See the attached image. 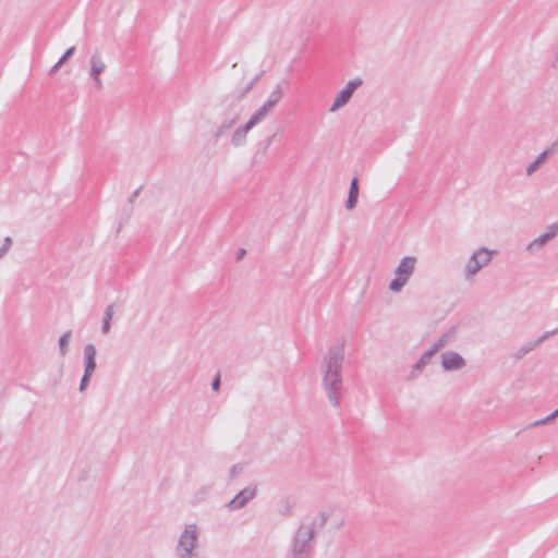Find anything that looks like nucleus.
Here are the masks:
<instances>
[{
    "label": "nucleus",
    "instance_id": "28",
    "mask_svg": "<svg viewBox=\"0 0 558 558\" xmlns=\"http://www.w3.org/2000/svg\"><path fill=\"white\" fill-rule=\"evenodd\" d=\"M238 114H235L232 119H230L229 121H225L221 123V125H223L225 129L229 130L231 129L235 122L238 121Z\"/></svg>",
    "mask_w": 558,
    "mask_h": 558
},
{
    "label": "nucleus",
    "instance_id": "20",
    "mask_svg": "<svg viewBox=\"0 0 558 558\" xmlns=\"http://www.w3.org/2000/svg\"><path fill=\"white\" fill-rule=\"evenodd\" d=\"M453 329L449 330L448 332H445L441 335V337L435 342L440 349L444 348L447 343L451 341L453 338Z\"/></svg>",
    "mask_w": 558,
    "mask_h": 558
},
{
    "label": "nucleus",
    "instance_id": "4",
    "mask_svg": "<svg viewBox=\"0 0 558 558\" xmlns=\"http://www.w3.org/2000/svg\"><path fill=\"white\" fill-rule=\"evenodd\" d=\"M493 253V251H489L485 247L476 250L471 255L466 263L465 274L468 276H473L477 271H480L484 266H486L492 260Z\"/></svg>",
    "mask_w": 558,
    "mask_h": 558
},
{
    "label": "nucleus",
    "instance_id": "34",
    "mask_svg": "<svg viewBox=\"0 0 558 558\" xmlns=\"http://www.w3.org/2000/svg\"><path fill=\"white\" fill-rule=\"evenodd\" d=\"M276 105L272 104V101H269L268 99L265 101V104L262 106L265 108L267 112H269Z\"/></svg>",
    "mask_w": 558,
    "mask_h": 558
},
{
    "label": "nucleus",
    "instance_id": "27",
    "mask_svg": "<svg viewBox=\"0 0 558 558\" xmlns=\"http://www.w3.org/2000/svg\"><path fill=\"white\" fill-rule=\"evenodd\" d=\"M221 385L220 375L217 374L216 377L213 379L211 388L214 391H219Z\"/></svg>",
    "mask_w": 558,
    "mask_h": 558
},
{
    "label": "nucleus",
    "instance_id": "33",
    "mask_svg": "<svg viewBox=\"0 0 558 558\" xmlns=\"http://www.w3.org/2000/svg\"><path fill=\"white\" fill-rule=\"evenodd\" d=\"M259 77H260V74L256 75L254 77V80L252 82H250V84L247 85V87L245 89V93L251 90L254 87V85L258 82Z\"/></svg>",
    "mask_w": 558,
    "mask_h": 558
},
{
    "label": "nucleus",
    "instance_id": "36",
    "mask_svg": "<svg viewBox=\"0 0 558 558\" xmlns=\"http://www.w3.org/2000/svg\"><path fill=\"white\" fill-rule=\"evenodd\" d=\"M550 65H551V68H554V69H558V48H557V51H556V53H555V58H554V60L551 61V64H550Z\"/></svg>",
    "mask_w": 558,
    "mask_h": 558
},
{
    "label": "nucleus",
    "instance_id": "23",
    "mask_svg": "<svg viewBox=\"0 0 558 558\" xmlns=\"http://www.w3.org/2000/svg\"><path fill=\"white\" fill-rule=\"evenodd\" d=\"M11 245H12V239L10 236H7L4 239L3 245L0 247V259L7 254V252L11 247Z\"/></svg>",
    "mask_w": 558,
    "mask_h": 558
},
{
    "label": "nucleus",
    "instance_id": "9",
    "mask_svg": "<svg viewBox=\"0 0 558 558\" xmlns=\"http://www.w3.org/2000/svg\"><path fill=\"white\" fill-rule=\"evenodd\" d=\"M90 71L89 75L94 80L96 88L100 89L102 87V82L100 80V74L105 71L106 64L102 61L100 53L96 52L90 57Z\"/></svg>",
    "mask_w": 558,
    "mask_h": 558
},
{
    "label": "nucleus",
    "instance_id": "8",
    "mask_svg": "<svg viewBox=\"0 0 558 558\" xmlns=\"http://www.w3.org/2000/svg\"><path fill=\"white\" fill-rule=\"evenodd\" d=\"M558 234V222H555L547 227L546 232L534 239L526 246V251L530 253L538 252L543 246L551 241Z\"/></svg>",
    "mask_w": 558,
    "mask_h": 558
},
{
    "label": "nucleus",
    "instance_id": "18",
    "mask_svg": "<svg viewBox=\"0 0 558 558\" xmlns=\"http://www.w3.org/2000/svg\"><path fill=\"white\" fill-rule=\"evenodd\" d=\"M246 135H247L246 132L242 131L241 128H238L234 131V133L232 135V138H231L232 145H234V146L243 145L245 143V141H246Z\"/></svg>",
    "mask_w": 558,
    "mask_h": 558
},
{
    "label": "nucleus",
    "instance_id": "37",
    "mask_svg": "<svg viewBox=\"0 0 558 558\" xmlns=\"http://www.w3.org/2000/svg\"><path fill=\"white\" fill-rule=\"evenodd\" d=\"M226 131L227 129H225L223 125H220L216 132V137H220Z\"/></svg>",
    "mask_w": 558,
    "mask_h": 558
},
{
    "label": "nucleus",
    "instance_id": "2",
    "mask_svg": "<svg viewBox=\"0 0 558 558\" xmlns=\"http://www.w3.org/2000/svg\"><path fill=\"white\" fill-rule=\"evenodd\" d=\"M329 519V514L320 511L316 518L303 521L295 531L291 543L292 558H312L315 548L316 530L323 529Z\"/></svg>",
    "mask_w": 558,
    "mask_h": 558
},
{
    "label": "nucleus",
    "instance_id": "22",
    "mask_svg": "<svg viewBox=\"0 0 558 558\" xmlns=\"http://www.w3.org/2000/svg\"><path fill=\"white\" fill-rule=\"evenodd\" d=\"M267 111L265 110V108L260 107L259 109H257L251 117V119L256 123L258 124L260 121L264 120V118L267 116Z\"/></svg>",
    "mask_w": 558,
    "mask_h": 558
},
{
    "label": "nucleus",
    "instance_id": "39",
    "mask_svg": "<svg viewBox=\"0 0 558 558\" xmlns=\"http://www.w3.org/2000/svg\"><path fill=\"white\" fill-rule=\"evenodd\" d=\"M246 251L244 248L239 250L236 253V259L240 260L245 255Z\"/></svg>",
    "mask_w": 558,
    "mask_h": 558
},
{
    "label": "nucleus",
    "instance_id": "16",
    "mask_svg": "<svg viewBox=\"0 0 558 558\" xmlns=\"http://www.w3.org/2000/svg\"><path fill=\"white\" fill-rule=\"evenodd\" d=\"M432 357L433 355L428 351L424 352L418 361L413 365L412 373L422 372L424 367L430 362Z\"/></svg>",
    "mask_w": 558,
    "mask_h": 558
},
{
    "label": "nucleus",
    "instance_id": "40",
    "mask_svg": "<svg viewBox=\"0 0 558 558\" xmlns=\"http://www.w3.org/2000/svg\"><path fill=\"white\" fill-rule=\"evenodd\" d=\"M555 417H558V409L556 411L553 412Z\"/></svg>",
    "mask_w": 558,
    "mask_h": 558
},
{
    "label": "nucleus",
    "instance_id": "35",
    "mask_svg": "<svg viewBox=\"0 0 558 558\" xmlns=\"http://www.w3.org/2000/svg\"><path fill=\"white\" fill-rule=\"evenodd\" d=\"M439 350L440 348L434 343L427 351L434 356Z\"/></svg>",
    "mask_w": 558,
    "mask_h": 558
},
{
    "label": "nucleus",
    "instance_id": "11",
    "mask_svg": "<svg viewBox=\"0 0 558 558\" xmlns=\"http://www.w3.org/2000/svg\"><path fill=\"white\" fill-rule=\"evenodd\" d=\"M554 333H555V331H551V332L547 331V332L543 333L537 340L521 345L513 353V359L517 361L523 359L527 353H530L531 351L536 349L543 341H545L550 335H554Z\"/></svg>",
    "mask_w": 558,
    "mask_h": 558
},
{
    "label": "nucleus",
    "instance_id": "15",
    "mask_svg": "<svg viewBox=\"0 0 558 558\" xmlns=\"http://www.w3.org/2000/svg\"><path fill=\"white\" fill-rule=\"evenodd\" d=\"M71 335H72V331L68 330L59 338V352H60L61 356H65L69 351V341L71 338Z\"/></svg>",
    "mask_w": 558,
    "mask_h": 558
},
{
    "label": "nucleus",
    "instance_id": "30",
    "mask_svg": "<svg viewBox=\"0 0 558 558\" xmlns=\"http://www.w3.org/2000/svg\"><path fill=\"white\" fill-rule=\"evenodd\" d=\"M292 507L293 506L290 504L289 500H284L283 501V510H281V514L289 515L290 512H291Z\"/></svg>",
    "mask_w": 558,
    "mask_h": 558
},
{
    "label": "nucleus",
    "instance_id": "32",
    "mask_svg": "<svg viewBox=\"0 0 558 558\" xmlns=\"http://www.w3.org/2000/svg\"><path fill=\"white\" fill-rule=\"evenodd\" d=\"M142 187H143V186H140L138 189H136V190L131 194V196L129 197V203H130V204H133V203H134V201L136 199V197H138L140 193H141V191H142Z\"/></svg>",
    "mask_w": 558,
    "mask_h": 558
},
{
    "label": "nucleus",
    "instance_id": "1",
    "mask_svg": "<svg viewBox=\"0 0 558 558\" xmlns=\"http://www.w3.org/2000/svg\"><path fill=\"white\" fill-rule=\"evenodd\" d=\"M344 352L342 347H331L324 359L323 386L328 400L332 407L338 408L341 403L343 383L342 364Z\"/></svg>",
    "mask_w": 558,
    "mask_h": 558
},
{
    "label": "nucleus",
    "instance_id": "5",
    "mask_svg": "<svg viewBox=\"0 0 558 558\" xmlns=\"http://www.w3.org/2000/svg\"><path fill=\"white\" fill-rule=\"evenodd\" d=\"M363 84V80L360 78V77H356L354 80H351L347 83V85L344 86V88H342L336 96L335 98V101L332 104V106L330 107V111L333 112L336 110H338L339 108L343 107L344 105H347L353 93L360 87L362 86Z\"/></svg>",
    "mask_w": 558,
    "mask_h": 558
},
{
    "label": "nucleus",
    "instance_id": "6",
    "mask_svg": "<svg viewBox=\"0 0 558 558\" xmlns=\"http://www.w3.org/2000/svg\"><path fill=\"white\" fill-rule=\"evenodd\" d=\"M256 493V486L245 487L227 504V508L229 510H240L244 508L252 499L255 498Z\"/></svg>",
    "mask_w": 558,
    "mask_h": 558
},
{
    "label": "nucleus",
    "instance_id": "14",
    "mask_svg": "<svg viewBox=\"0 0 558 558\" xmlns=\"http://www.w3.org/2000/svg\"><path fill=\"white\" fill-rule=\"evenodd\" d=\"M359 179L354 177L350 182L348 198L345 201V208L352 210L356 207L359 201Z\"/></svg>",
    "mask_w": 558,
    "mask_h": 558
},
{
    "label": "nucleus",
    "instance_id": "26",
    "mask_svg": "<svg viewBox=\"0 0 558 558\" xmlns=\"http://www.w3.org/2000/svg\"><path fill=\"white\" fill-rule=\"evenodd\" d=\"M243 466L241 464H234L230 470L231 478H234L240 472H242Z\"/></svg>",
    "mask_w": 558,
    "mask_h": 558
},
{
    "label": "nucleus",
    "instance_id": "25",
    "mask_svg": "<svg viewBox=\"0 0 558 558\" xmlns=\"http://www.w3.org/2000/svg\"><path fill=\"white\" fill-rule=\"evenodd\" d=\"M90 377H92L90 374H87V373L83 374V377H82L81 384H80V391L81 392H83L87 388L88 383L90 380Z\"/></svg>",
    "mask_w": 558,
    "mask_h": 558
},
{
    "label": "nucleus",
    "instance_id": "3",
    "mask_svg": "<svg viewBox=\"0 0 558 558\" xmlns=\"http://www.w3.org/2000/svg\"><path fill=\"white\" fill-rule=\"evenodd\" d=\"M198 529L196 524H189L179 537L175 548L178 558H195L194 549L197 546Z\"/></svg>",
    "mask_w": 558,
    "mask_h": 558
},
{
    "label": "nucleus",
    "instance_id": "24",
    "mask_svg": "<svg viewBox=\"0 0 558 558\" xmlns=\"http://www.w3.org/2000/svg\"><path fill=\"white\" fill-rule=\"evenodd\" d=\"M405 283L407 281H390L389 289L392 292H400Z\"/></svg>",
    "mask_w": 558,
    "mask_h": 558
},
{
    "label": "nucleus",
    "instance_id": "10",
    "mask_svg": "<svg viewBox=\"0 0 558 558\" xmlns=\"http://www.w3.org/2000/svg\"><path fill=\"white\" fill-rule=\"evenodd\" d=\"M416 258L413 256H405L401 259L396 268V279H408L414 270Z\"/></svg>",
    "mask_w": 558,
    "mask_h": 558
},
{
    "label": "nucleus",
    "instance_id": "19",
    "mask_svg": "<svg viewBox=\"0 0 558 558\" xmlns=\"http://www.w3.org/2000/svg\"><path fill=\"white\" fill-rule=\"evenodd\" d=\"M75 52V47H70L65 50L63 56L59 59V61L51 68L50 73H54L69 58H71Z\"/></svg>",
    "mask_w": 558,
    "mask_h": 558
},
{
    "label": "nucleus",
    "instance_id": "21",
    "mask_svg": "<svg viewBox=\"0 0 558 558\" xmlns=\"http://www.w3.org/2000/svg\"><path fill=\"white\" fill-rule=\"evenodd\" d=\"M283 93L280 85H277L276 88L270 93L268 100L272 101L274 105H277L282 98Z\"/></svg>",
    "mask_w": 558,
    "mask_h": 558
},
{
    "label": "nucleus",
    "instance_id": "17",
    "mask_svg": "<svg viewBox=\"0 0 558 558\" xmlns=\"http://www.w3.org/2000/svg\"><path fill=\"white\" fill-rule=\"evenodd\" d=\"M112 315H113V305H109L106 308L105 317H104L102 326H101V331L105 335H107L110 331V322L112 319Z\"/></svg>",
    "mask_w": 558,
    "mask_h": 558
},
{
    "label": "nucleus",
    "instance_id": "41",
    "mask_svg": "<svg viewBox=\"0 0 558 558\" xmlns=\"http://www.w3.org/2000/svg\"><path fill=\"white\" fill-rule=\"evenodd\" d=\"M272 138H275V135H271V137L268 140V144L271 143Z\"/></svg>",
    "mask_w": 558,
    "mask_h": 558
},
{
    "label": "nucleus",
    "instance_id": "13",
    "mask_svg": "<svg viewBox=\"0 0 558 558\" xmlns=\"http://www.w3.org/2000/svg\"><path fill=\"white\" fill-rule=\"evenodd\" d=\"M85 369L84 373L93 375L96 368V348L88 343L84 347Z\"/></svg>",
    "mask_w": 558,
    "mask_h": 558
},
{
    "label": "nucleus",
    "instance_id": "12",
    "mask_svg": "<svg viewBox=\"0 0 558 558\" xmlns=\"http://www.w3.org/2000/svg\"><path fill=\"white\" fill-rule=\"evenodd\" d=\"M558 147V141L555 142L551 147L542 151L537 158L526 168V175H532L545 160L551 156Z\"/></svg>",
    "mask_w": 558,
    "mask_h": 558
},
{
    "label": "nucleus",
    "instance_id": "29",
    "mask_svg": "<svg viewBox=\"0 0 558 558\" xmlns=\"http://www.w3.org/2000/svg\"><path fill=\"white\" fill-rule=\"evenodd\" d=\"M255 125L256 123L250 118V120L240 128L242 129V131L248 133Z\"/></svg>",
    "mask_w": 558,
    "mask_h": 558
},
{
    "label": "nucleus",
    "instance_id": "38",
    "mask_svg": "<svg viewBox=\"0 0 558 558\" xmlns=\"http://www.w3.org/2000/svg\"><path fill=\"white\" fill-rule=\"evenodd\" d=\"M226 131L227 129H225L223 125H220L216 132V137H220Z\"/></svg>",
    "mask_w": 558,
    "mask_h": 558
},
{
    "label": "nucleus",
    "instance_id": "31",
    "mask_svg": "<svg viewBox=\"0 0 558 558\" xmlns=\"http://www.w3.org/2000/svg\"><path fill=\"white\" fill-rule=\"evenodd\" d=\"M554 418H555V415H554V413H551L548 416H546L545 418L536 421L533 425L537 426V425H541V424H547V423L551 422Z\"/></svg>",
    "mask_w": 558,
    "mask_h": 558
},
{
    "label": "nucleus",
    "instance_id": "7",
    "mask_svg": "<svg viewBox=\"0 0 558 558\" xmlns=\"http://www.w3.org/2000/svg\"><path fill=\"white\" fill-rule=\"evenodd\" d=\"M464 357L454 351H447L441 354V367L446 372L460 371L465 367Z\"/></svg>",
    "mask_w": 558,
    "mask_h": 558
}]
</instances>
